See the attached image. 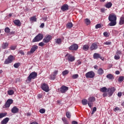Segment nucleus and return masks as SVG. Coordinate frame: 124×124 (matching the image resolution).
I'll return each instance as SVG.
<instances>
[{"instance_id": "f257e3e1", "label": "nucleus", "mask_w": 124, "mask_h": 124, "mask_svg": "<svg viewBox=\"0 0 124 124\" xmlns=\"http://www.w3.org/2000/svg\"><path fill=\"white\" fill-rule=\"evenodd\" d=\"M108 20L109 21L108 26L110 27H114L117 25V16L114 14H110L108 16Z\"/></svg>"}, {"instance_id": "f03ea898", "label": "nucleus", "mask_w": 124, "mask_h": 124, "mask_svg": "<svg viewBox=\"0 0 124 124\" xmlns=\"http://www.w3.org/2000/svg\"><path fill=\"white\" fill-rule=\"evenodd\" d=\"M37 77V73L35 72H32L31 73L27 78V81L31 82V79H35Z\"/></svg>"}, {"instance_id": "7ed1b4c3", "label": "nucleus", "mask_w": 124, "mask_h": 124, "mask_svg": "<svg viewBox=\"0 0 124 124\" xmlns=\"http://www.w3.org/2000/svg\"><path fill=\"white\" fill-rule=\"evenodd\" d=\"M43 37H44L43 34L39 33L34 38L32 42H39V41L43 39Z\"/></svg>"}, {"instance_id": "20e7f679", "label": "nucleus", "mask_w": 124, "mask_h": 124, "mask_svg": "<svg viewBox=\"0 0 124 124\" xmlns=\"http://www.w3.org/2000/svg\"><path fill=\"white\" fill-rule=\"evenodd\" d=\"M14 60H15V57L11 55L5 60L4 63V64H9V63H11Z\"/></svg>"}, {"instance_id": "39448f33", "label": "nucleus", "mask_w": 124, "mask_h": 124, "mask_svg": "<svg viewBox=\"0 0 124 124\" xmlns=\"http://www.w3.org/2000/svg\"><path fill=\"white\" fill-rule=\"evenodd\" d=\"M13 103V100L12 99H9L7 100L4 105L3 106V108L5 109L6 108H9L11 104Z\"/></svg>"}, {"instance_id": "423d86ee", "label": "nucleus", "mask_w": 124, "mask_h": 124, "mask_svg": "<svg viewBox=\"0 0 124 124\" xmlns=\"http://www.w3.org/2000/svg\"><path fill=\"white\" fill-rule=\"evenodd\" d=\"M95 100V98L94 97H90L88 98V104L90 108H92L93 104V102H94Z\"/></svg>"}, {"instance_id": "0eeeda50", "label": "nucleus", "mask_w": 124, "mask_h": 124, "mask_svg": "<svg viewBox=\"0 0 124 124\" xmlns=\"http://www.w3.org/2000/svg\"><path fill=\"white\" fill-rule=\"evenodd\" d=\"M52 36H51L50 35H46L43 39V42L44 43H48V42H50V40H52Z\"/></svg>"}, {"instance_id": "6e6552de", "label": "nucleus", "mask_w": 124, "mask_h": 124, "mask_svg": "<svg viewBox=\"0 0 124 124\" xmlns=\"http://www.w3.org/2000/svg\"><path fill=\"white\" fill-rule=\"evenodd\" d=\"M37 49H38V46L36 45L32 46L31 48L30 51L27 52L28 55H31V54H33V53H34V52H35V50H37Z\"/></svg>"}, {"instance_id": "1a4fd4ad", "label": "nucleus", "mask_w": 124, "mask_h": 124, "mask_svg": "<svg viewBox=\"0 0 124 124\" xmlns=\"http://www.w3.org/2000/svg\"><path fill=\"white\" fill-rule=\"evenodd\" d=\"M86 78H93L95 76V74L93 71L87 72L85 74Z\"/></svg>"}, {"instance_id": "9d476101", "label": "nucleus", "mask_w": 124, "mask_h": 124, "mask_svg": "<svg viewBox=\"0 0 124 124\" xmlns=\"http://www.w3.org/2000/svg\"><path fill=\"white\" fill-rule=\"evenodd\" d=\"M65 57H67V60L70 62H72L75 61V57L71 54H67L65 55Z\"/></svg>"}, {"instance_id": "9b49d317", "label": "nucleus", "mask_w": 124, "mask_h": 124, "mask_svg": "<svg viewBox=\"0 0 124 124\" xmlns=\"http://www.w3.org/2000/svg\"><path fill=\"white\" fill-rule=\"evenodd\" d=\"M41 89L46 93L49 92V86L46 83H43L41 85Z\"/></svg>"}, {"instance_id": "f8f14e48", "label": "nucleus", "mask_w": 124, "mask_h": 124, "mask_svg": "<svg viewBox=\"0 0 124 124\" xmlns=\"http://www.w3.org/2000/svg\"><path fill=\"white\" fill-rule=\"evenodd\" d=\"M59 91L62 93H66L67 91H68V87L65 86H62L60 88Z\"/></svg>"}, {"instance_id": "ddd939ff", "label": "nucleus", "mask_w": 124, "mask_h": 124, "mask_svg": "<svg viewBox=\"0 0 124 124\" xmlns=\"http://www.w3.org/2000/svg\"><path fill=\"white\" fill-rule=\"evenodd\" d=\"M115 88L112 87L109 88L108 89V96H111L113 95V93L115 92Z\"/></svg>"}, {"instance_id": "4468645a", "label": "nucleus", "mask_w": 124, "mask_h": 124, "mask_svg": "<svg viewBox=\"0 0 124 124\" xmlns=\"http://www.w3.org/2000/svg\"><path fill=\"white\" fill-rule=\"evenodd\" d=\"M69 6L67 4H64L61 8V10L62 12H64V11H67L69 9Z\"/></svg>"}, {"instance_id": "2eb2a0df", "label": "nucleus", "mask_w": 124, "mask_h": 124, "mask_svg": "<svg viewBox=\"0 0 124 124\" xmlns=\"http://www.w3.org/2000/svg\"><path fill=\"white\" fill-rule=\"evenodd\" d=\"M78 47L79 46L77 44H73L72 46H71L69 47V50L76 51V50L78 49Z\"/></svg>"}, {"instance_id": "dca6fc26", "label": "nucleus", "mask_w": 124, "mask_h": 124, "mask_svg": "<svg viewBox=\"0 0 124 124\" xmlns=\"http://www.w3.org/2000/svg\"><path fill=\"white\" fill-rule=\"evenodd\" d=\"M98 48V46H97V43H94L92 44L90 46L91 51H94V50H96Z\"/></svg>"}, {"instance_id": "f3484780", "label": "nucleus", "mask_w": 124, "mask_h": 124, "mask_svg": "<svg viewBox=\"0 0 124 124\" xmlns=\"http://www.w3.org/2000/svg\"><path fill=\"white\" fill-rule=\"evenodd\" d=\"M11 112L13 114H17V113H19V108H17L16 106H14L11 109Z\"/></svg>"}, {"instance_id": "a211bd4d", "label": "nucleus", "mask_w": 124, "mask_h": 124, "mask_svg": "<svg viewBox=\"0 0 124 124\" xmlns=\"http://www.w3.org/2000/svg\"><path fill=\"white\" fill-rule=\"evenodd\" d=\"M9 44L7 42H3L1 46V48L2 49H7L8 47Z\"/></svg>"}, {"instance_id": "6ab92c4d", "label": "nucleus", "mask_w": 124, "mask_h": 124, "mask_svg": "<svg viewBox=\"0 0 124 124\" xmlns=\"http://www.w3.org/2000/svg\"><path fill=\"white\" fill-rule=\"evenodd\" d=\"M93 58L94 60H98L100 58V54L98 53H95L93 55Z\"/></svg>"}, {"instance_id": "aec40b11", "label": "nucleus", "mask_w": 124, "mask_h": 124, "mask_svg": "<svg viewBox=\"0 0 124 124\" xmlns=\"http://www.w3.org/2000/svg\"><path fill=\"white\" fill-rule=\"evenodd\" d=\"M9 122V118L7 117L4 119L1 122V124H6Z\"/></svg>"}, {"instance_id": "412c9836", "label": "nucleus", "mask_w": 124, "mask_h": 124, "mask_svg": "<svg viewBox=\"0 0 124 124\" xmlns=\"http://www.w3.org/2000/svg\"><path fill=\"white\" fill-rule=\"evenodd\" d=\"M14 23L15 25L18 26V27H20V26H21V22L19 19L14 20Z\"/></svg>"}, {"instance_id": "4be33fe9", "label": "nucleus", "mask_w": 124, "mask_h": 124, "mask_svg": "<svg viewBox=\"0 0 124 124\" xmlns=\"http://www.w3.org/2000/svg\"><path fill=\"white\" fill-rule=\"evenodd\" d=\"M124 16H122L120 18L119 25L122 26V25H124Z\"/></svg>"}, {"instance_id": "5701e85b", "label": "nucleus", "mask_w": 124, "mask_h": 124, "mask_svg": "<svg viewBox=\"0 0 124 124\" xmlns=\"http://www.w3.org/2000/svg\"><path fill=\"white\" fill-rule=\"evenodd\" d=\"M55 43H56V44H58V45H60L61 44H62V39L61 38H58L56 39H55Z\"/></svg>"}, {"instance_id": "b1692460", "label": "nucleus", "mask_w": 124, "mask_h": 124, "mask_svg": "<svg viewBox=\"0 0 124 124\" xmlns=\"http://www.w3.org/2000/svg\"><path fill=\"white\" fill-rule=\"evenodd\" d=\"M66 27L67 29H71V28L73 27V24L72 23V22H68L66 24Z\"/></svg>"}, {"instance_id": "393cba45", "label": "nucleus", "mask_w": 124, "mask_h": 124, "mask_svg": "<svg viewBox=\"0 0 124 124\" xmlns=\"http://www.w3.org/2000/svg\"><path fill=\"white\" fill-rule=\"evenodd\" d=\"M37 20L36 16H32L30 18V22H36Z\"/></svg>"}, {"instance_id": "a878e982", "label": "nucleus", "mask_w": 124, "mask_h": 124, "mask_svg": "<svg viewBox=\"0 0 124 124\" xmlns=\"http://www.w3.org/2000/svg\"><path fill=\"white\" fill-rule=\"evenodd\" d=\"M106 77L107 78H108V79H109V80H112V79H114V75L111 74H109L107 75Z\"/></svg>"}, {"instance_id": "bb28decb", "label": "nucleus", "mask_w": 124, "mask_h": 124, "mask_svg": "<svg viewBox=\"0 0 124 124\" xmlns=\"http://www.w3.org/2000/svg\"><path fill=\"white\" fill-rule=\"evenodd\" d=\"M103 73H104V71L102 68H100L98 70V74H99V75H102Z\"/></svg>"}, {"instance_id": "cd10ccee", "label": "nucleus", "mask_w": 124, "mask_h": 124, "mask_svg": "<svg viewBox=\"0 0 124 124\" xmlns=\"http://www.w3.org/2000/svg\"><path fill=\"white\" fill-rule=\"evenodd\" d=\"M105 7L106 8H111V7H112V3L111 2H108L106 4Z\"/></svg>"}, {"instance_id": "c85d7f7f", "label": "nucleus", "mask_w": 124, "mask_h": 124, "mask_svg": "<svg viewBox=\"0 0 124 124\" xmlns=\"http://www.w3.org/2000/svg\"><path fill=\"white\" fill-rule=\"evenodd\" d=\"M89 48H90V46H89L88 45H85L83 46L82 49L84 51H88V50H89Z\"/></svg>"}, {"instance_id": "c756f323", "label": "nucleus", "mask_w": 124, "mask_h": 124, "mask_svg": "<svg viewBox=\"0 0 124 124\" xmlns=\"http://www.w3.org/2000/svg\"><path fill=\"white\" fill-rule=\"evenodd\" d=\"M108 89L105 87H104L100 89V91L102 93H106Z\"/></svg>"}, {"instance_id": "7c9ffc66", "label": "nucleus", "mask_w": 124, "mask_h": 124, "mask_svg": "<svg viewBox=\"0 0 124 124\" xmlns=\"http://www.w3.org/2000/svg\"><path fill=\"white\" fill-rule=\"evenodd\" d=\"M82 103L83 105H87L88 103V100L84 99L82 100Z\"/></svg>"}, {"instance_id": "2f4dec72", "label": "nucleus", "mask_w": 124, "mask_h": 124, "mask_svg": "<svg viewBox=\"0 0 124 124\" xmlns=\"http://www.w3.org/2000/svg\"><path fill=\"white\" fill-rule=\"evenodd\" d=\"M58 73H59V71L56 70L51 74L52 75V76L55 77V78H56V76H57V75H58Z\"/></svg>"}, {"instance_id": "473e14b6", "label": "nucleus", "mask_w": 124, "mask_h": 124, "mask_svg": "<svg viewBox=\"0 0 124 124\" xmlns=\"http://www.w3.org/2000/svg\"><path fill=\"white\" fill-rule=\"evenodd\" d=\"M85 22L87 26H89V25L91 24V20H90V19H89L88 18H86L85 19Z\"/></svg>"}, {"instance_id": "72a5a7b5", "label": "nucleus", "mask_w": 124, "mask_h": 124, "mask_svg": "<svg viewBox=\"0 0 124 124\" xmlns=\"http://www.w3.org/2000/svg\"><path fill=\"white\" fill-rule=\"evenodd\" d=\"M6 115H7V113H6V112L0 113V119H1L2 118L5 117V116H6Z\"/></svg>"}, {"instance_id": "f704fd0d", "label": "nucleus", "mask_w": 124, "mask_h": 124, "mask_svg": "<svg viewBox=\"0 0 124 124\" xmlns=\"http://www.w3.org/2000/svg\"><path fill=\"white\" fill-rule=\"evenodd\" d=\"M68 73H69V71L66 70L62 72V75H63V76H64V75H66L68 74Z\"/></svg>"}, {"instance_id": "c9c22d12", "label": "nucleus", "mask_w": 124, "mask_h": 124, "mask_svg": "<svg viewBox=\"0 0 124 124\" xmlns=\"http://www.w3.org/2000/svg\"><path fill=\"white\" fill-rule=\"evenodd\" d=\"M4 31L6 33H9V32H10V29L8 27H6L5 28Z\"/></svg>"}, {"instance_id": "e433bc0d", "label": "nucleus", "mask_w": 124, "mask_h": 124, "mask_svg": "<svg viewBox=\"0 0 124 124\" xmlns=\"http://www.w3.org/2000/svg\"><path fill=\"white\" fill-rule=\"evenodd\" d=\"M124 76H120L118 78V82H123L124 81Z\"/></svg>"}, {"instance_id": "4c0bfd02", "label": "nucleus", "mask_w": 124, "mask_h": 124, "mask_svg": "<svg viewBox=\"0 0 124 124\" xmlns=\"http://www.w3.org/2000/svg\"><path fill=\"white\" fill-rule=\"evenodd\" d=\"M78 77H79V75H78L77 74L73 75V76H72V79H77V78H78Z\"/></svg>"}, {"instance_id": "58836bf2", "label": "nucleus", "mask_w": 124, "mask_h": 124, "mask_svg": "<svg viewBox=\"0 0 124 124\" xmlns=\"http://www.w3.org/2000/svg\"><path fill=\"white\" fill-rule=\"evenodd\" d=\"M8 94L9 95H12L13 94H14V91L13 90H9L8 91Z\"/></svg>"}, {"instance_id": "ea45409f", "label": "nucleus", "mask_w": 124, "mask_h": 124, "mask_svg": "<svg viewBox=\"0 0 124 124\" xmlns=\"http://www.w3.org/2000/svg\"><path fill=\"white\" fill-rule=\"evenodd\" d=\"M66 116L68 119H70V118H71V114L69 112H67L66 113Z\"/></svg>"}, {"instance_id": "a19ab883", "label": "nucleus", "mask_w": 124, "mask_h": 124, "mask_svg": "<svg viewBox=\"0 0 124 124\" xmlns=\"http://www.w3.org/2000/svg\"><path fill=\"white\" fill-rule=\"evenodd\" d=\"M19 66H20V63L19 62L16 63L15 64H14V67H15V68H18Z\"/></svg>"}, {"instance_id": "79ce46f5", "label": "nucleus", "mask_w": 124, "mask_h": 124, "mask_svg": "<svg viewBox=\"0 0 124 124\" xmlns=\"http://www.w3.org/2000/svg\"><path fill=\"white\" fill-rule=\"evenodd\" d=\"M49 79L50 80H55V79H56V78L54 77L52 74H51L49 76Z\"/></svg>"}, {"instance_id": "37998d69", "label": "nucleus", "mask_w": 124, "mask_h": 124, "mask_svg": "<svg viewBox=\"0 0 124 124\" xmlns=\"http://www.w3.org/2000/svg\"><path fill=\"white\" fill-rule=\"evenodd\" d=\"M45 109L41 108V109H40L39 112L40 113H41V114H44V113H45Z\"/></svg>"}, {"instance_id": "c03bdc74", "label": "nucleus", "mask_w": 124, "mask_h": 124, "mask_svg": "<svg viewBox=\"0 0 124 124\" xmlns=\"http://www.w3.org/2000/svg\"><path fill=\"white\" fill-rule=\"evenodd\" d=\"M96 111V107H94L93 108L92 112V115H93V114H94V112Z\"/></svg>"}, {"instance_id": "a18cd8bd", "label": "nucleus", "mask_w": 124, "mask_h": 124, "mask_svg": "<svg viewBox=\"0 0 124 124\" xmlns=\"http://www.w3.org/2000/svg\"><path fill=\"white\" fill-rule=\"evenodd\" d=\"M114 59L115 60H120V57L118 55H116L114 56Z\"/></svg>"}, {"instance_id": "49530a36", "label": "nucleus", "mask_w": 124, "mask_h": 124, "mask_svg": "<svg viewBox=\"0 0 124 124\" xmlns=\"http://www.w3.org/2000/svg\"><path fill=\"white\" fill-rule=\"evenodd\" d=\"M111 42H106L104 43V44L105 45H111Z\"/></svg>"}, {"instance_id": "de8ad7c7", "label": "nucleus", "mask_w": 124, "mask_h": 124, "mask_svg": "<svg viewBox=\"0 0 124 124\" xmlns=\"http://www.w3.org/2000/svg\"><path fill=\"white\" fill-rule=\"evenodd\" d=\"M104 36H105V37H108L109 35H108V32H105L103 33Z\"/></svg>"}, {"instance_id": "09e8293b", "label": "nucleus", "mask_w": 124, "mask_h": 124, "mask_svg": "<svg viewBox=\"0 0 124 124\" xmlns=\"http://www.w3.org/2000/svg\"><path fill=\"white\" fill-rule=\"evenodd\" d=\"M120 110V108L119 107H116L113 109V111L114 112H117V111H119Z\"/></svg>"}, {"instance_id": "8fccbe9b", "label": "nucleus", "mask_w": 124, "mask_h": 124, "mask_svg": "<svg viewBox=\"0 0 124 124\" xmlns=\"http://www.w3.org/2000/svg\"><path fill=\"white\" fill-rule=\"evenodd\" d=\"M100 28H101V25L98 24L95 26L96 29H99Z\"/></svg>"}, {"instance_id": "3c124183", "label": "nucleus", "mask_w": 124, "mask_h": 124, "mask_svg": "<svg viewBox=\"0 0 124 124\" xmlns=\"http://www.w3.org/2000/svg\"><path fill=\"white\" fill-rule=\"evenodd\" d=\"M11 50H15L16 49V46H11L10 47Z\"/></svg>"}, {"instance_id": "603ef678", "label": "nucleus", "mask_w": 124, "mask_h": 124, "mask_svg": "<svg viewBox=\"0 0 124 124\" xmlns=\"http://www.w3.org/2000/svg\"><path fill=\"white\" fill-rule=\"evenodd\" d=\"M39 46H41V47H42L43 46H44V43H43V42L39 43Z\"/></svg>"}, {"instance_id": "864d4df0", "label": "nucleus", "mask_w": 124, "mask_h": 124, "mask_svg": "<svg viewBox=\"0 0 124 124\" xmlns=\"http://www.w3.org/2000/svg\"><path fill=\"white\" fill-rule=\"evenodd\" d=\"M122 92H119L117 94V95L118 96H119V97H121V96H122Z\"/></svg>"}, {"instance_id": "5fc2aeb1", "label": "nucleus", "mask_w": 124, "mask_h": 124, "mask_svg": "<svg viewBox=\"0 0 124 124\" xmlns=\"http://www.w3.org/2000/svg\"><path fill=\"white\" fill-rule=\"evenodd\" d=\"M44 23H42L40 26V27L41 28V29H43L44 28Z\"/></svg>"}, {"instance_id": "6e6d98bb", "label": "nucleus", "mask_w": 124, "mask_h": 124, "mask_svg": "<svg viewBox=\"0 0 124 124\" xmlns=\"http://www.w3.org/2000/svg\"><path fill=\"white\" fill-rule=\"evenodd\" d=\"M19 53L21 54V55H25V52H24L23 50L19 51Z\"/></svg>"}, {"instance_id": "4d7b16f0", "label": "nucleus", "mask_w": 124, "mask_h": 124, "mask_svg": "<svg viewBox=\"0 0 124 124\" xmlns=\"http://www.w3.org/2000/svg\"><path fill=\"white\" fill-rule=\"evenodd\" d=\"M81 62L80 61V60H78L77 61V64H78V65L81 64Z\"/></svg>"}, {"instance_id": "13d9d810", "label": "nucleus", "mask_w": 124, "mask_h": 124, "mask_svg": "<svg viewBox=\"0 0 124 124\" xmlns=\"http://www.w3.org/2000/svg\"><path fill=\"white\" fill-rule=\"evenodd\" d=\"M103 97H106L107 96V93H104L103 94Z\"/></svg>"}, {"instance_id": "bf43d9fd", "label": "nucleus", "mask_w": 124, "mask_h": 124, "mask_svg": "<svg viewBox=\"0 0 124 124\" xmlns=\"http://www.w3.org/2000/svg\"><path fill=\"white\" fill-rule=\"evenodd\" d=\"M62 121L63 122V123H64V122L66 121L67 120H66V119H65V118L63 117V118H62Z\"/></svg>"}, {"instance_id": "052dcab7", "label": "nucleus", "mask_w": 124, "mask_h": 124, "mask_svg": "<svg viewBox=\"0 0 124 124\" xmlns=\"http://www.w3.org/2000/svg\"><path fill=\"white\" fill-rule=\"evenodd\" d=\"M72 124H78V122H77V121H73L72 122Z\"/></svg>"}, {"instance_id": "680f3d73", "label": "nucleus", "mask_w": 124, "mask_h": 124, "mask_svg": "<svg viewBox=\"0 0 124 124\" xmlns=\"http://www.w3.org/2000/svg\"><path fill=\"white\" fill-rule=\"evenodd\" d=\"M120 71H116V72H115V74H116L117 75H119V74H120Z\"/></svg>"}, {"instance_id": "e2e57ef3", "label": "nucleus", "mask_w": 124, "mask_h": 124, "mask_svg": "<svg viewBox=\"0 0 124 124\" xmlns=\"http://www.w3.org/2000/svg\"><path fill=\"white\" fill-rule=\"evenodd\" d=\"M43 19L44 21H45V22H46V21H47V16L44 17Z\"/></svg>"}, {"instance_id": "0e129e2a", "label": "nucleus", "mask_w": 124, "mask_h": 124, "mask_svg": "<svg viewBox=\"0 0 124 124\" xmlns=\"http://www.w3.org/2000/svg\"><path fill=\"white\" fill-rule=\"evenodd\" d=\"M98 67V66L96 65H95L93 66V68H94V69H96V70H97Z\"/></svg>"}, {"instance_id": "69168bd1", "label": "nucleus", "mask_w": 124, "mask_h": 124, "mask_svg": "<svg viewBox=\"0 0 124 124\" xmlns=\"http://www.w3.org/2000/svg\"><path fill=\"white\" fill-rule=\"evenodd\" d=\"M38 98H41V97H42V95L39 94L38 95Z\"/></svg>"}, {"instance_id": "338daca9", "label": "nucleus", "mask_w": 124, "mask_h": 124, "mask_svg": "<svg viewBox=\"0 0 124 124\" xmlns=\"http://www.w3.org/2000/svg\"><path fill=\"white\" fill-rule=\"evenodd\" d=\"M64 124H69V123H68V121H67V120H66V121H64V122H63Z\"/></svg>"}, {"instance_id": "774afa93", "label": "nucleus", "mask_w": 124, "mask_h": 124, "mask_svg": "<svg viewBox=\"0 0 124 124\" xmlns=\"http://www.w3.org/2000/svg\"><path fill=\"white\" fill-rule=\"evenodd\" d=\"M31 124H38V123H37L36 122H32Z\"/></svg>"}]
</instances>
